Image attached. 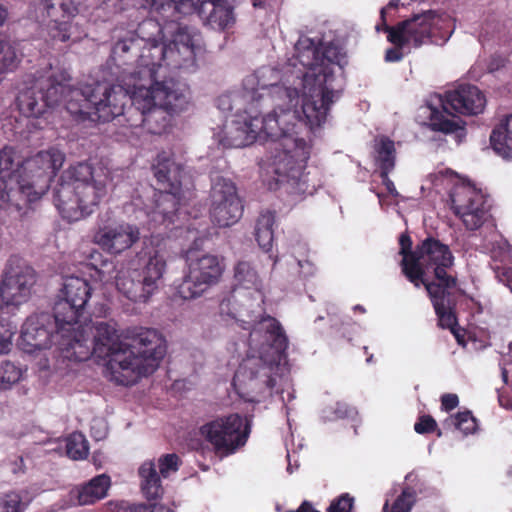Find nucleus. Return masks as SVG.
Instances as JSON below:
<instances>
[{
    "mask_svg": "<svg viewBox=\"0 0 512 512\" xmlns=\"http://www.w3.org/2000/svg\"><path fill=\"white\" fill-rule=\"evenodd\" d=\"M142 41L137 65L122 75V84L97 83L81 89L69 85L67 111L79 119L108 122L123 115L129 98L139 112L137 119H129V126H143L152 134L165 132L168 115L179 114L190 105L188 85L172 73L194 66L193 38L181 30L174 43L177 51L155 39Z\"/></svg>",
    "mask_w": 512,
    "mask_h": 512,
    "instance_id": "1",
    "label": "nucleus"
},
{
    "mask_svg": "<svg viewBox=\"0 0 512 512\" xmlns=\"http://www.w3.org/2000/svg\"><path fill=\"white\" fill-rule=\"evenodd\" d=\"M294 51L282 71L258 69L243 80L240 91L220 96V106L245 102L257 109L260 102L270 101L273 109L265 115L272 119L291 113L303 117L306 107L312 113L316 109L329 112L338 98L334 83L346 64L345 55L334 45H317L308 37H301Z\"/></svg>",
    "mask_w": 512,
    "mask_h": 512,
    "instance_id": "2",
    "label": "nucleus"
},
{
    "mask_svg": "<svg viewBox=\"0 0 512 512\" xmlns=\"http://www.w3.org/2000/svg\"><path fill=\"white\" fill-rule=\"evenodd\" d=\"M303 117L285 114L277 120L278 132L269 135L271 147L262 164L263 182L270 190L282 185L289 186V192L297 195L311 194L304 175L311 154V144L305 139V132H313L326 121L328 112L303 110Z\"/></svg>",
    "mask_w": 512,
    "mask_h": 512,
    "instance_id": "3",
    "label": "nucleus"
},
{
    "mask_svg": "<svg viewBox=\"0 0 512 512\" xmlns=\"http://www.w3.org/2000/svg\"><path fill=\"white\" fill-rule=\"evenodd\" d=\"M287 347V336L275 318L261 317L253 325L246 357L240 361L232 381L240 398L260 403L279 392Z\"/></svg>",
    "mask_w": 512,
    "mask_h": 512,
    "instance_id": "4",
    "label": "nucleus"
},
{
    "mask_svg": "<svg viewBox=\"0 0 512 512\" xmlns=\"http://www.w3.org/2000/svg\"><path fill=\"white\" fill-rule=\"evenodd\" d=\"M399 243L404 275L415 287L421 284L425 286L439 326L449 329L460 343L457 321L452 310L451 290L456 286V279L448 273L454 260L449 247L439 240L427 238L414 251L409 252L411 239L407 235H401Z\"/></svg>",
    "mask_w": 512,
    "mask_h": 512,
    "instance_id": "5",
    "label": "nucleus"
},
{
    "mask_svg": "<svg viewBox=\"0 0 512 512\" xmlns=\"http://www.w3.org/2000/svg\"><path fill=\"white\" fill-rule=\"evenodd\" d=\"M64 162L65 154L56 147L38 151L21 164L14 149L3 148L0 151V208H8L13 183L27 202L41 199Z\"/></svg>",
    "mask_w": 512,
    "mask_h": 512,
    "instance_id": "6",
    "label": "nucleus"
},
{
    "mask_svg": "<svg viewBox=\"0 0 512 512\" xmlns=\"http://www.w3.org/2000/svg\"><path fill=\"white\" fill-rule=\"evenodd\" d=\"M143 244L142 253L147 262L143 267L142 280L139 279L138 270L124 264L116 268L98 250H93L89 255V264L94 268L97 279L103 284L113 283L118 292L133 303H146L157 291L166 271L167 251L163 240L151 236Z\"/></svg>",
    "mask_w": 512,
    "mask_h": 512,
    "instance_id": "7",
    "label": "nucleus"
},
{
    "mask_svg": "<svg viewBox=\"0 0 512 512\" xmlns=\"http://www.w3.org/2000/svg\"><path fill=\"white\" fill-rule=\"evenodd\" d=\"M110 180V170L103 165H71L54 188V205L64 219L81 220L91 215L107 196Z\"/></svg>",
    "mask_w": 512,
    "mask_h": 512,
    "instance_id": "8",
    "label": "nucleus"
},
{
    "mask_svg": "<svg viewBox=\"0 0 512 512\" xmlns=\"http://www.w3.org/2000/svg\"><path fill=\"white\" fill-rule=\"evenodd\" d=\"M153 170L160 186L159 191L151 187L146 188L143 194L133 196L124 209L127 214L134 213L138 220L141 219L139 214L146 215L149 229H157L160 226L168 228L170 224L175 223L182 199V168L168 155L160 154L153 165Z\"/></svg>",
    "mask_w": 512,
    "mask_h": 512,
    "instance_id": "9",
    "label": "nucleus"
},
{
    "mask_svg": "<svg viewBox=\"0 0 512 512\" xmlns=\"http://www.w3.org/2000/svg\"><path fill=\"white\" fill-rule=\"evenodd\" d=\"M60 350L63 359L85 361L92 355L98 359H107L105 366L106 377L120 385L122 379L117 377L113 361L120 352H127L126 341H122L118 334L115 322H85L62 334Z\"/></svg>",
    "mask_w": 512,
    "mask_h": 512,
    "instance_id": "10",
    "label": "nucleus"
},
{
    "mask_svg": "<svg viewBox=\"0 0 512 512\" xmlns=\"http://www.w3.org/2000/svg\"><path fill=\"white\" fill-rule=\"evenodd\" d=\"M486 102L478 87L461 84L444 95H432L421 111L427 117L426 124L431 130L453 135L460 141L466 135L465 122L449 109L464 115H478L484 111Z\"/></svg>",
    "mask_w": 512,
    "mask_h": 512,
    "instance_id": "11",
    "label": "nucleus"
},
{
    "mask_svg": "<svg viewBox=\"0 0 512 512\" xmlns=\"http://www.w3.org/2000/svg\"><path fill=\"white\" fill-rule=\"evenodd\" d=\"M422 190L449 192L454 213L468 230H476L488 222L489 209L485 195L469 180L454 171L440 168L429 174L421 186Z\"/></svg>",
    "mask_w": 512,
    "mask_h": 512,
    "instance_id": "12",
    "label": "nucleus"
},
{
    "mask_svg": "<svg viewBox=\"0 0 512 512\" xmlns=\"http://www.w3.org/2000/svg\"><path fill=\"white\" fill-rule=\"evenodd\" d=\"M127 352H120L113 361L117 377L124 386L137 383L152 374L166 354V340L155 329L135 328L128 331Z\"/></svg>",
    "mask_w": 512,
    "mask_h": 512,
    "instance_id": "13",
    "label": "nucleus"
},
{
    "mask_svg": "<svg viewBox=\"0 0 512 512\" xmlns=\"http://www.w3.org/2000/svg\"><path fill=\"white\" fill-rule=\"evenodd\" d=\"M147 4L151 6V8L163 15V17L167 19H171V24L166 25L161 28L160 25L154 20H146L144 21L140 27L139 31L141 34H144L145 31L154 30L158 34L162 35V39L165 37L166 32H173L176 30L174 34L172 42L166 44L165 42H160L159 44H163L166 46H171L174 51H177L175 47V38L177 34L183 30L191 35L194 43V51L195 56L197 55L198 49V34L191 32L187 27H176L174 21L178 19L181 15H188L195 11H200L202 7L209 3L212 6V10L209 14L208 21L210 25L213 27H217L219 29H225L230 26L234 22V16L232 7L228 3V0H145ZM196 66V61L194 62V66L188 68L187 70H193Z\"/></svg>",
    "mask_w": 512,
    "mask_h": 512,
    "instance_id": "14",
    "label": "nucleus"
},
{
    "mask_svg": "<svg viewBox=\"0 0 512 512\" xmlns=\"http://www.w3.org/2000/svg\"><path fill=\"white\" fill-rule=\"evenodd\" d=\"M218 108L223 112L235 111L227 116L223 126L213 132V138L223 148L245 147L257 140H267L269 135H275L279 131L278 119L260 114L249 103L239 102L237 106L232 102L230 108H222L219 97Z\"/></svg>",
    "mask_w": 512,
    "mask_h": 512,
    "instance_id": "15",
    "label": "nucleus"
},
{
    "mask_svg": "<svg viewBox=\"0 0 512 512\" xmlns=\"http://www.w3.org/2000/svg\"><path fill=\"white\" fill-rule=\"evenodd\" d=\"M455 31V20L442 10H426L391 27L388 41L395 46L419 48L432 43L444 45Z\"/></svg>",
    "mask_w": 512,
    "mask_h": 512,
    "instance_id": "16",
    "label": "nucleus"
},
{
    "mask_svg": "<svg viewBox=\"0 0 512 512\" xmlns=\"http://www.w3.org/2000/svg\"><path fill=\"white\" fill-rule=\"evenodd\" d=\"M70 75L65 70L47 67L43 72L27 76L25 87L17 97L20 113L26 117H39L46 107L66 104L69 99Z\"/></svg>",
    "mask_w": 512,
    "mask_h": 512,
    "instance_id": "17",
    "label": "nucleus"
},
{
    "mask_svg": "<svg viewBox=\"0 0 512 512\" xmlns=\"http://www.w3.org/2000/svg\"><path fill=\"white\" fill-rule=\"evenodd\" d=\"M263 296V280L257 269L248 261H239L234 268L232 295L221 302L220 313L241 323L256 324Z\"/></svg>",
    "mask_w": 512,
    "mask_h": 512,
    "instance_id": "18",
    "label": "nucleus"
},
{
    "mask_svg": "<svg viewBox=\"0 0 512 512\" xmlns=\"http://www.w3.org/2000/svg\"><path fill=\"white\" fill-rule=\"evenodd\" d=\"M62 342L61 333L53 316L48 313L30 315L22 325L19 347L29 354H36L37 365L40 370H47L51 367L50 357L63 358L60 350Z\"/></svg>",
    "mask_w": 512,
    "mask_h": 512,
    "instance_id": "19",
    "label": "nucleus"
},
{
    "mask_svg": "<svg viewBox=\"0 0 512 512\" xmlns=\"http://www.w3.org/2000/svg\"><path fill=\"white\" fill-rule=\"evenodd\" d=\"M35 270L16 256L8 259L0 279V308L14 313L27 303L36 284Z\"/></svg>",
    "mask_w": 512,
    "mask_h": 512,
    "instance_id": "20",
    "label": "nucleus"
},
{
    "mask_svg": "<svg viewBox=\"0 0 512 512\" xmlns=\"http://www.w3.org/2000/svg\"><path fill=\"white\" fill-rule=\"evenodd\" d=\"M89 282L79 276H66L54 303L55 322L58 333L66 334L82 324L80 317L91 297Z\"/></svg>",
    "mask_w": 512,
    "mask_h": 512,
    "instance_id": "21",
    "label": "nucleus"
},
{
    "mask_svg": "<svg viewBox=\"0 0 512 512\" xmlns=\"http://www.w3.org/2000/svg\"><path fill=\"white\" fill-rule=\"evenodd\" d=\"M199 433L216 452L230 455L246 444L250 424L247 417L233 413L208 421L200 427Z\"/></svg>",
    "mask_w": 512,
    "mask_h": 512,
    "instance_id": "22",
    "label": "nucleus"
},
{
    "mask_svg": "<svg viewBox=\"0 0 512 512\" xmlns=\"http://www.w3.org/2000/svg\"><path fill=\"white\" fill-rule=\"evenodd\" d=\"M225 271L224 259L204 254L200 257H188V271L177 288L183 299H195L202 296L211 286L217 284Z\"/></svg>",
    "mask_w": 512,
    "mask_h": 512,
    "instance_id": "23",
    "label": "nucleus"
},
{
    "mask_svg": "<svg viewBox=\"0 0 512 512\" xmlns=\"http://www.w3.org/2000/svg\"><path fill=\"white\" fill-rule=\"evenodd\" d=\"M76 13L77 7L72 0H37L35 8V17L48 36L60 42L81 38L80 33L74 36L79 27L71 22Z\"/></svg>",
    "mask_w": 512,
    "mask_h": 512,
    "instance_id": "24",
    "label": "nucleus"
},
{
    "mask_svg": "<svg viewBox=\"0 0 512 512\" xmlns=\"http://www.w3.org/2000/svg\"><path fill=\"white\" fill-rule=\"evenodd\" d=\"M243 205L234 183L226 178L215 179L211 189L210 215L219 227H229L239 221Z\"/></svg>",
    "mask_w": 512,
    "mask_h": 512,
    "instance_id": "25",
    "label": "nucleus"
},
{
    "mask_svg": "<svg viewBox=\"0 0 512 512\" xmlns=\"http://www.w3.org/2000/svg\"><path fill=\"white\" fill-rule=\"evenodd\" d=\"M139 228L126 222H102L95 230L92 241L110 255L118 256L140 240Z\"/></svg>",
    "mask_w": 512,
    "mask_h": 512,
    "instance_id": "26",
    "label": "nucleus"
},
{
    "mask_svg": "<svg viewBox=\"0 0 512 512\" xmlns=\"http://www.w3.org/2000/svg\"><path fill=\"white\" fill-rule=\"evenodd\" d=\"M111 485L110 477L101 474L83 486L75 487L61 500V508L66 509L76 505H92L106 497Z\"/></svg>",
    "mask_w": 512,
    "mask_h": 512,
    "instance_id": "27",
    "label": "nucleus"
},
{
    "mask_svg": "<svg viewBox=\"0 0 512 512\" xmlns=\"http://www.w3.org/2000/svg\"><path fill=\"white\" fill-rule=\"evenodd\" d=\"M483 248L491 255L497 279L512 292V253L508 242L493 232L492 240Z\"/></svg>",
    "mask_w": 512,
    "mask_h": 512,
    "instance_id": "28",
    "label": "nucleus"
},
{
    "mask_svg": "<svg viewBox=\"0 0 512 512\" xmlns=\"http://www.w3.org/2000/svg\"><path fill=\"white\" fill-rule=\"evenodd\" d=\"M489 141L498 156L512 159V113L501 118L493 127Z\"/></svg>",
    "mask_w": 512,
    "mask_h": 512,
    "instance_id": "29",
    "label": "nucleus"
},
{
    "mask_svg": "<svg viewBox=\"0 0 512 512\" xmlns=\"http://www.w3.org/2000/svg\"><path fill=\"white\" fill-rule=\"evenodd\" d=\"M140 486L143 495L148 500L159 498L163 493V488L159 475L156 471L155 463L152 460H147L139 467Z\"/></svg>",
    "mask_w": 512,
    "mask_h": 512,
    "instance_id": "30",
    "label": "nucleus"
},
{
    "mask_svg": "<svg viewBox=\"0 0 512 512\" xmlns=\"http://www.w3.org/2000/svg\"><path fill=\"white\" fill-rule=\"evenodd\" d=\"M373 156L375 164L383 171H392L395 166L396 149L394 142L388 137L375 139Z\"/></svg>",
    "mask_w": 512,
    "mask_h": 512,
    "instance_id": "31",
    "label": "nucleus"
},
{
    "mask_svg": "<svg viewBox=\"0 0 512 512\" xmlns=\"http://www.w3.org/2000/svg\"><path fill=\"white\" fill-rule=\"evenodd\" d=\"M275 223V215L271 211L262 213L256 222L255 237L262 250L268 252L272 248Z\"/></svg>",
    "mask_w": 512,
    "mask_h": 512,
    "instance_id": "32",
    "label": "nucleus"
},
{
    "mask_svg": "<svg viewBox=\"0 0 512 512\" xmlns=\"http://www.w3.org/2000/svg\"><path fill=\"white\" fill-rule=\"evenodd\" d=\"M415 502V491L407 487L402 489L401 493L395 498H393V494H388L383 512H410Z\"/></svg>",
    "mask_w": 512,
    "mask_h": 512,
    "instance_id": "33",
    "label": "nucleus"
},
{
    "mask_svg": "<svg viewBox=\"0 0 512 512\" xmlns=\"http://www.w3.org/2000/svg\"><path fill=\"white\" fill-rule=\"evenodd\" d=\"M89 452L88 442L83 434L74 432L66 439V453L73 460H81L87 457Z\"/></svg>",
    "mask_w": 512,
    "mask_h": 512,
    "instance_id": "34",
    "label": "nucleus"
},
{
    "mask_svg": "<svg viewBox=\"0 0 512 512\" xmlns=\"http://www.w3.org/2000/svg\"><path fill=\"white\" fill-rule=\"evenodd\" d=\"M28 502L22 492L8 491L0 495V512H25Z\"/></svg>",
    "mask_w": 512,
    "mask_h": 512,
    "instance_id": "35",
    "label": "nucleus"
},
{
    "mask_svg": "<svg viewBox=\"0 0 512 512\" xmlns=\"http://www.w3.org/2000/svg\"><path fill=\"white\" fill-rule=\"evenodd\" d=\"M445 423L447 425H453L464 435L474 433L478 427L477 420L474 418L470 411L459 412L455 416L448 418Z\"/></svg>",
    "mask_w": 512,
    "mask_h": 512,
    "instance_id": "36",
    "label": "nucleus"
},
{
    "mask_svg": "<svg viewBox=\"0 0 512 512\" xmlns=\"http://www.w3.org/2000/svg\"><path fill=\"white\" fill-rule=\"evenodd\" d=\"M18 61L15 49L9 43L0 40V75L15 69Z\"/></svg>",
    "mask_w": 512,
    "mask_h": 512,
    "instance_id": "37",
    "label": "nucleus"
},
{
    "mask_svg": "<svg viewBox=\"0 0 512 512\" xmlns=\"http://www.w3.org/2000/svg\"><path fill=\"white\" fill-rule=\"evenodd\" d=\"M22 369L11 362H4L0 366V388L8 389L22 377Z\"/></svg>",
    "mask_w": 512,
    "mask_h": 512,
    "instance_id": "38",
    "label": "nucleus"
},
{
    "mask_svg": "<svg viewBox=\"0 0 512 512\" xmlns=\"http://www.w3.org/2000/svg\"><path fill=\"white\" fill-rule=\"evenodd\" d=\"M356 414V410L349 407L346 403L336 402L334 405L328 406L323 410L322 417L327 421H334L345 417H352Z\"/></svg>",
    "mask_w": 512,
    "mask_h": 512,
    "instance_id": "39",
    "label": "nucleus"
},
{
    "mask_svg": "<svg viewBox=\"0 0 512 512\" xmlns=\"http://www.w3.org/2000/svg\"><path fill=\"white\" fill-rule=\"evenodd\" d=\"M158 465L161 476L167 478L179 469L180 458L174 453L166 454L159 458Z\"/></svg>",
    "mask_w": 512,
    "mask_h": 512,
    "instance_id": "40",
    "label": "nucleus"
},
{
    "mask_svg": "<svg viewBox=\"0 0 512 512\" xmlns=\"http://www.w3.org/2000/svg\"><path fill=\"white\" fill-rule=\"evenodd\" d=\"M145 504H129L126 501H109L105 505V512H145Z\"/></svg>",
    "mask_w": 512,
    "mask_h": 512,
    "instance_id": "41",
    "label": "nucleus"
},
{
    "mask_svg": "<svg viewBox=\"0 0 512 512\" xmlns=\"http://www.w3.org/2000/svg\"><path fill=\"white\" fill-rule=\"evenodd\" d=\"M13 331L6 328L3 322L0 320V355L7 354L12 345Z\"/></svg>",
    "mask_w": 512,
    "mask_h": 512,
    "instance_id": "42",
    "label": "nucleus"
},
{
    "mask_svg": "<svg viewBox=\"0 0 512 512\" xmlns=\"http://www.w3.org/2000/svg\"><path fill=\"white\" fill-rule=\"evenodd\" d=\"M436 428V421L431 416H422L415 423L414 429L419 434H424L434 431Z\"/></svg>",
    "mask_w": 512,
    "mask_h": 512,
    "instance_id": "43",
    "label": "nucleus"
},
{
    "mask_svg": "<svg viewBox=\"0 0 512 512\" xmlns=\"http://www.w3.org/2000/svg\"><path fill=\"white\" fill-rule=\"evenodd\" d=\"M399 1L400 0H390V2L385 7H383L381 9V11H380L381 23H379L375 26V29L377 32H380V31L387 32L391 28L386 23V14L388 13L389 10L397 8L399 5Z\"/></svg>",
    "mask_w": 512,
    "mask_h": 512,
    "instance_id": "44",
    "label": "nucleus"
},
{
    "mask_svg": "<svg viewBox=\"0 0 512 512\" xmlns=\"http://www.w3.org/2000/svg\"><path fill=\"white\" fill-rule=\"evenodd\" d=\"M299 273L302 277L307 278L315 273V265L309 259L297 260Z\"/></svg>",
    "mask_w": 512,
    "mask_h": 512,
    "instance_id": "45",
    "label": "nucleus"
},
{
    "mask_svg": "<svg viewBox=\"0 0 512 512\" xmlns=\"http://www.w3.org/2000/svg\"><path fill=\"white\" fill-rule=\"evenodd\" d=\"M459 404V399L456 394H444L441 397V407L445 411H451Z\"/></svg>",
    "mask_w": 512,
    "mask_h": 512,
    "instance_id": "46",
    "label": "nucleus"
},
{
    "mask_svg": "<svg viewBox=\"0 0 512 512\" xmlns=\"http://www.w3.org/2000/svg\"><path fill=\"white\" fill-rule=\"evenodd\" d=\"M389 172L390 171L381 170L380 176L382 178V184L386 187L389 196L396 199L399 197V193H398L393 181L388 177Z\"/></svg>",
    "mask_w": 512,
    "mask_h": 512,
    "instance_id": "47",
    "label": "nucleus"
},
{
    "mask_svg": "<svg viewBox=\"0 0 512 512\" xmlns=\"http://www.w3.org/2000/svg\"><path fill=\"white\" fill-rule=\"evenodd\" d=\"M402 49H407L408 47H400L396 46L395 48H390L386 51L385 60L387 62H397L403 58Z\"/></svg>",
    "mask_w": 512,
    "mask_h": 512,
    "instance_id": "48",
    "label": "nucleus"
},
{
    "mask_svg": "<svg viewBox=\"0 0 512 512\" xmlns=\"http://www.w3.org/2000/svg\"><path fill=\"white\" fill-rule=\"evenodd\" d=\"M133 46H139L138 40L137 41L121 40L115 44L113 51H115L116 53L126 52V51H129Z\"/></svg>",
    "mask_w": 512,
    "mask_h": 512,
    "instance_id": "49",
    "label": "nucleus"
},
{
    "mask_svg": "<svg viewBox=\"0 0 512 512\" xmlns=\"http://www.w3.org/2000/svg\"><path fill=\"white\" fill-rule=\"evenodd\" d=\"M145 508L147 509V511L145 512H174L173 510H171L170 508L168 507H165L163 505H146L145 504Z\"/></svg>",
    "mask_w": 512,
    "mask_h": 512,
    "instance_id": "50",
    "label": "nucleus"
},
{
    "mask_svg": "<svg viewBox=\"0 0 512 512\" xmlns=\"http://www.w3.org/2000/svg\"><path fill=\"white\" fill-rule=\"evenodd\" d=\"M499 403L505 409H512V400L503 393L499 394Z\"/></svg>",
    "mask_w": 512,
    "mask_h": 512,
    "instance_id": "51",
    "label": "nucleus"
},
{
    "mask_svg": "<svg viewBox=\"0 0 512 512\" xmlns=\"http://www.w3.org/2000/svg\"><path fill=\"white\" fill-rule=\"evenodd\" d=\"M377 197H378L379 204H380L381 208H385L392 203L390 200H388V197L384 194L377 193Z\"/></svg>",
    "mask_w": 512,
    "mask_h": 512,
    "instance_id": "52",
    "label": "nucleus"
},
{
    "mask_svg": "<svg viewBox=\"0 0 512 512\" xmlns=\"http://www.w3.org/2000/svg\"><path fill=\"white\" fill-rule=\"evenodd\" d=\"M8 17V11L4 6H0V26H2Z\"/></svg>",
    "mask_w": 512,
    "mask_h": 512,
    "instance_id": "53",
    "label": "nucleus"
},
{
    "mask_svg": "<svg viewBox=\"0 0 512 512\" xmlns=\"http://www.w3.org/2000/svg\"><path fill=\"white\" fill-rule=\"evenodd\" d=\"M99 423H100V424L102 425V427H103L102 431H99V432H93V435H94V437H95L97 440L102 439V438H103V437H105V435H106V429H105V425H104V423H103V422H99Z\"/></svg>",
    "mask_w": 512,
    "mask_h": 512,
    "instance_id": "54",
    "label": "nucleus"
},
{
    "mask_svg": "<svg viewBox=\"0 0 512 512\" xmlns=\"http://www.w3.org/2000/svg\"><path fill=\"white\" fill-rule=\"evenodd\" d=\"M252 5L255 8H263L265 6L266 0H251Z\"/></svg>",
    "mask_w": 512,
    "mask_h": 512,
    "instance_id": "55",
    "label": "nucleus"
},
{
    "mask_svg": "<svg viewBox=\"0 0 512 512\" xmlns=\"http://www.w3.org/2000/svg\"><path fill=\"white\" fill-rule=\"evenodd\" d=\"M354 310L355 311H359L361 313H365V311H366L365 308L363 306H361V305L354 306Z\"/></svg>",
    "mask_w": 512,
    "mask_h": 512,
    "instance_id": "56",
    "label": "nucleus"
},
{
    "mask_svg": "<svg viewBox=\"0 0 512 512\" xmlns=\"http://www.w3.org/2000/svg\"><path fill=\"white\" fill-rule=\"evenodd\" d=\"M502 377L504 382H507V372L505 370L502 371Z\"/></svg>",
    "mask_w": 512,
    "mask_h": 512,
    "instance_id": "57",
    "label": "nucleus"
},
{
    "mask_svg": "<svg viewBox=\"0 0 512 512\" xmlns=\"http://www.w3.org/2000/svg\"><path fill=\"white\" fill-rule=\"evenodd\" d=\"M509 475H510V477H512V467L509 470Z\"/></svg>",
    "mask_w": 512,
    "mask_h": 512,
    "instance_id": "58",
    "label": "nucleus"
},
{
    "mask_svg": "<svg viewBox=\"0 0 512 512\" xmlns=\"http://www.w3.org/2000/svg\"><path fill=\"white\" fill-rule=\"evenodd\" d=\"M510 350L512 351V343L509 345Z\"/></svg>",
    "mask_w": 512,
    "mask_h": 512,
    "instance_id": "59",
    "label": "nucleus"
}]
</instances>
